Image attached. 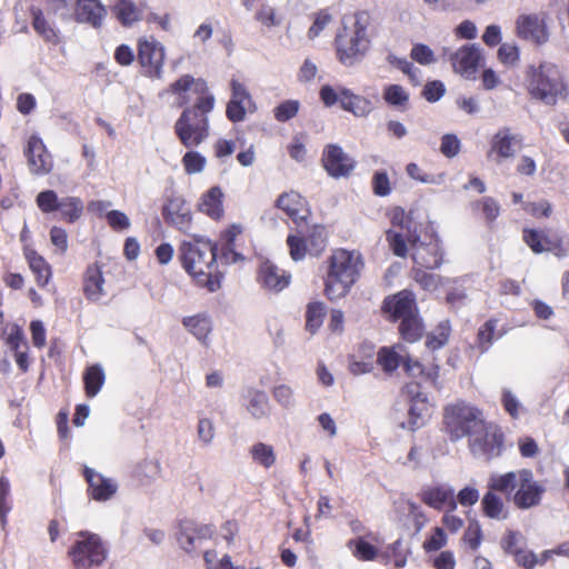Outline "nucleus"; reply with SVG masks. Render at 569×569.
<instances>
[{"label":"nucleus","mask_w":569,"mask_h":569,"mask_svg":"<svg viewBox=\"0 0 569 569\" xmlns=\"http://www.w3.org/2000/svg\"><path fill=\"white\" fill-rule=\"evenodd\" d=\"M168 92L178 96L179 107L186 106L174 123L176 136L183 147H198L209 137V114L216 104L208 83L201 78L183 74L170 83Z\"/></svg>","instance_id":"f257e3e1"},{"label":"nucleus","mask_w":569,"mask_h":569,"mask_svg":"<svg viewBox=\"0 0 569 569\" xmlns=\"http://www.w3.org/2000/svg\"><path fill=\"white\" fill-rule=\"evenodd\" d=\"M218 243L198 238L183 241L178 249V258L183 270L193 283L214 292L221 288L222 272L217 264Z\"/></svg>","instance_id":"f03ea898"},{"label":"nucleus","mask_w":569,"mask_h":569,"mask_svg":"<svg viewBox=\"0 0 569 569\" xmlns=\"http://www.w3.org/2000/svg\"><path fill=\"white\" fill-rule=\"evenodd\" d=\"M363 259L360 252L345 248L335 249L327 259L323 276V295L330 301L345 298L360 278Z\"/></svg>","instance_id":"7ed1b4c3"},{"label":"nucleus","mask_w":569,"mask_h":569,"mask_svg":"<svg viewBox=\"0 0 569 569\" xmlns=\"http://www.w3.org/2000/svg\"><path fill=\"white\" fill-rule=\"evenodd\" d=\"M490 487L506 495L521 510L539 506L546 492L545 486L526 468L490 477Z\"/></svg>","instance_id":"20e7f679"},{"label":"nucleus","mask_w":569,"mask_h":569,"mask_svg":"<svg viewBox=\"0 0 569 569\" xmlns=\"http://www.w3.org/2000/svg\"><path fill=\"white\" fill-rule=\"evenodd\" d=\"M368 18L365 12L355 14L352 28L342 26L338 29L333 46L338 61L346 66H355L360 61L370 49V38L368 36Z\"/></svg>","instance_id":"39448f33"},{"label":"nucleus","mask_w":569,"mask_h":569,"mask_svg":"<svg viewBox=\"0 0 569 569\" xmlns=\"http://www.w3.org/2000/svg\"><path fill=\"white\" fill-rule=\"evenodd\" d=\"M485 420L482 409L459 399L443 407L442 430L451 441H458L476 435Z\"/></svg>","instance_id":"423d86ee"},{"label":"nucleus","mask_w":569,"mask_h":569,"mask_svg":"<svg viewBox=\"0 0 569 569\" xmlns=\"http://www.w3.org/2000/svg\"><path fill=\"white\" fill-rule=\"evenodd\" d=\"M526 87L531 98L551 106L557 102L558 98L566 90L559 69L549 62L527 68Z\"/></svg>","instance_id":"0eeeda50"},{"label":"nucleus","mask_w":569,"mask_h":569,"mask_svg":"<svg viewBox=\"0 0 569 569\" xmlns=\"http://www.w3.org/2000/svg\"><path fill=\"white\" fill-rule=\"evenodd\" d=\"M68 550V557L76 569L100 567L107 559L108 549L97 533L81 530Z\"/></svg>","instance_id":"6e6552de"},{"label":"nucleus","mask_w":569,"mask_h":569,"mask_svg":"<svg viewBox=\"0 0 569 569\" xmlns=\"http://www.w3.org/2000/svg\"><path fill=\"white\" fill-rule=\"evenodd\" d=\"M411 247L413 267L439 269L445 261V251L436 231L425 230L412 233L407 242Z\"/></svg>","instance_id":"1a4fd4ad"},{"label":"nucleus","mask_w":569,"mask_h":569,"mask_svg":"<svg viewBox=\"0 0 569 569\" xmlns=\"http://www.w3.org/2000/svg\"><path fill=\"white\" fill-rule=\"evenodd\" d=\"M319 99L327 108L339 103L343 111L358 118L368 117L375 109L373 102L369 98L356 94L352 90L342 86L323 84L319 90Z\"/></svg>","instance_id":"9d476101"},{"label":"nucleus","mask_w":569,"mask_h":569,"mask_svg":"<svg viewBox=\"0 0 569 569\" xmlns=\"http://www.w3.org/2000/svg\"><path fill=\"white\" fill-rule=\"evenodd\" d=\"M36 203L42 213L59 212L60 220L67 223L77 222L83 214L84 203L79 197H64L59 199L53 190H43L38 193Z\"/></svg>","instance_id":"9b49d317"},{"label":"nucleus","mask_w":569,"mask_h":569,"mask_svg":"<svg viewBox=\"0 0 569 569\" xmlns=\"http://www.w3.org/2000/svg\"><path fill=\"white\" fill-rule=\"evenodd\" d=\"M505 448V433L501 428L485 420L478 432L469 438V449L473 455L486 460H492L502 455Z\"/></svg>","instance_id":"f8f14e48"},{"label":"nucleus","mask_w":569,"mask_h":569,"mask_svg":"<svg viewBox=\"0 0 569 569\" xmlns=\"http://www.w3.org/2000/svg\"><path fill=\"white\" fill-rule=\"evenodd\" d=\"M390 222L393 228H399V231L390 229L386 232V239L395 256L406 258L408 254L407 242L410 240L412 233H419L412 217L407 213L401 207H396L390 211Z\"/></svg>","instance_id":"ddd939ff"},{"label":"nucleus","mask_w":569,"mask_h":569,"mask_svg":"<svg viewBox=\"0 0 569 569\" xmlns=\"http://www.w3.org/2000/svg\"><path fill=\"white\" fill-rule=\"evenodd\" d=\"M137 47V60L142 74L151 79H161L164 63L163 46L154 39L140 38Z\"/></svg>","instance_id":"4468645a"},{"label":"nucleus","mask_w":569,"mask_h":569,"mask_svg":"<svg viewBox=\"0 0 569 569\" xmlns=\"http://www.w3.org/2000/svg\"><path fill=\"white\" fill-rule=\"evenodd\" d=\"M230 89L231 98L226 107V116L233 123L241 122L247 112H254L257 107L247 87L239 80L231 79Z\"/></svg>","instance_id":"2eb2a0df"},{"label":"nucleus","mask_w":569,"mask_h":569,"mask_svg":"<svg viewBox=\"0 0 569 569\" xmlns=\"http://www.w3.org/2000/svg\"><path fill=\"white\" fill-rule=\"evenodd\" d=\"M321 163L327 173L335 179L348 178L357 164L353 158L335 143L325 147Z\"/></svg>","instance_id":"dca6fc26"},{"label":"nucleus","mask_w":569,"mask_h":569,"mask_svg":"<svg viewBox=\"0 0 569 569\" xmlns=\"http://www.w3.org/2000/svg\"><path fill=\"white\" fill-rule=\"evenodd\" d=\"M450 63L456 73L465 79H476L479 68L483 62V56L477 44H463L450 54Z\"/></svg>","instance_id":"f3484780"},{"label":"nucleus","mask_w":569,"mask_h":569,"mask_svg":"<svg viewBox=\"0 0 569 569\" xmlns=\"http://www.w3.org/2000/svg\"><path fill=\"white\" fill-rule=\"evenodd\" d=\"M546 13L520 14L516 20V34L518 38L531 41L535 44L546 43L549 39Z\"/></svg>","instance_id":"a211bd4d"},{"label":"nucleus","mask_w":569,"mask_h":569,"mask_svg":"<svg viewBox=\"0 0 569 569\" xmlns=\"http://www.w3.org/2000/svg\"><path fill=\"white\" fill-rule=\"evenodd\" d=\"M276 208L283 211L297 227L307 226L311 217L308 201L297 191L282 192L274 202Z\"/></svg>","instance_id":"6ab92c4d"},{"label":"nucleus","mask_w":569,"mask_h":569,"mask_svg":"<svg viewBox=\"0 0 569 569\" xmlns=\"http://www.w3.org/2000/svg\"><path fill=\"white\" fill-rule=\"evenodd\" d=\"M405 391L409 396L408 426L415 431L427 422L430 405L427 395L420 391L419 383L406 385Z\"/></svg>","instance_id":"aec40b11"},{"label":"nucleus","mask_w":569,"mask_h":569,"mask_svg":"<svg viewBox=\"0 0 569 569\" xmlns=\"http://www.w3.org/2000/svg\"><path fill=\"white\" fill-rule=\"evenodd\" d=\"M216 527L211 523H198L190 519L181 520L179 523L178 541L182 549L191 552L197 543L209 540L213 537Z\"/></svg>","instance_id":"412c9836"},{"label":"nucleus","mask_w":569,"mask_h":569,"mask_svg":"<svg viewBox=\"0 0 569 569\" xmlns=\"http://www.w3.org/2000/svg\"><path fill=\"white\" fill-rule=\"evenodd\" d=\"M24 154L31 173L43 176L52 170L53 163L51 154L39 137L31 136L29 138Z\"/></svg>","instance_id":"4be33fe9"},{"label":"nucleus","mask_w":569,"mask_h":569,"mask_svg":"<svg viewBox=\"0 0 569 569\" xmlns=\"http://www.w3.org/2000/svg\"><path fill=\"white\" fill-rule=\"evenodd\" d=\"M520 142L521 140L516 134H512L510 128H501L492 136L487 157L489 159L492 158L496 163H501L515 157V146Z\"/></svg>","instance_id":"5701e85b"},{"label":"nucleus","mask_w":569,"mask_h":569,"mask_svg":"<svg viewBox=\"0 0 569 569\" xmlns=\"http://www.w3.org/2000/svg\"><path fill=\"white\" fill-rule=\"evenodd\" d=\"M83 478L88 485V497L94 501H107L117 492V485L110 478H106L92 468L84 466Z\"/></svg>","instance_id":"b1692460"},{"label":"nucleus","mask_w":569,"mask_h":569,"mask_svg":"<svg viewBox=\"0 0 569 569\" xmlns=\"http://www.w3.org/2000/svg\"><path fill=\"white\" fill-rule=\"evenodd\" d=\"M383 312L396 320L418 313L416 297L410 290H402L393 296L387 297L382 305Z\"/></svg>","instance_id":"393cba45"},{"label":"nucleus","mask_w":569,"mask_h":569,"mask_svg":"<svg viewBox=\"0 0 569 569\" xmlns=\"http://www.w3.org/2000/svg\"><path fill=\"white\" fill-rule=\"evenodd\" d=\"M420 500L435 510L455 511L457 509V500L455 490L446 486H429L419 492Z\"/></svg>","instance_id":"a878e982"},{"label":"nucleus","mask_w":569,"mask_h":569,"mask_svg":"<svg viewBox=\"0 0 569 569\" xmlns=\"http://www.w3.org/2000/svg\"><path fill=\"white\" fill-rule=\"evenodd\" d=\"M257 281L267 290L280 292L291 281V274L267 260L259 266Z\"/></svg>","instance_id":"bb28decb"},{"label":"nucleus","mask_w":569,"mask_h":569,"mask_svg":"<svg viewBox=\"0 0 569 569\" xmlns=\"http://www.w3.org/2000/svg\"><path fill=\"white\" fill-rule=\"evenodd\" d=\"M107 17V9L100 0H76L74 19L99 29Z\"/></svg>","instance_id":"cd10ccee"},{"label":"nucleus","mask_w":569,"mask_h":569,"mask_svg":"<svg viewBox=\"0 0 569 569\" xmlns=\"http://www.w3.org/2000/svg\"><path fill=\"white\" fill-rule=\"evenodd\" d=\"M402 369L408 377L429 382L437 389L440 388V367L438 365H433L429 369H426L418 359L412 358L410 355H406L402 359Z\"/></svg>","instance_id":"c85d7f7f"},{"label":"nucleus","mask_w":569,"mask_h":569,"mask_svg":"<svg viewBox=\"0 0 569 569\" xmlns=\"http://www.w3.org/2000/svg\"><path fill=\"white\" fill-rule=\"evenodd\" d=\"M111 11L122 27L130 28L143 20L144 4L133 0H117Z\"/></svg>","instance_id":"c756f323"},{"label":"nucleus","mask_w":569,"mask_h":569,"mask_svg":"<svg viewBox=\"0 0 569 569\" xmlns=\"http://www.w3.org/2000/svg\"><path fill=\"white\" fill-rule=\"evenodd\" d=\"M243 232V227L238 223L228 226L221 231L219 240L221 244V259L226 263H234L242 260L243 257L236 249V239Z\"/></svg>","instance_id":"7c9ffc66"},{"label":"nucleus","mask_w":569,"mask_h":569,"mask_svg":"<svg viewBox=\"0 0 569 569\" xmlns=\"http://www.w3.org/2000/svg\"><path fill=\"white\" fill-rule=\"evenodd\" d=\"M498 493L500 492L492 489L489 481L488 491L481 499V512L486 518L492 520H506L509 517V511L503 499Z\"/></svg>","instance_id":"2f4dec72"},{"label":"nucleus","mask_w":569,"mask_h":569,"mask_svg":"<svg viewBox=\"0 0 569 569\" xmlns=\"http://www.w3.org/2000/svg\"><path fill=\"white\" fill-rule=\"evenodd\" d=\"M30 270L34 274L38 287L44 288L52 278L51 266L36 250L27 247L23 250Z\"/></svg>","instance_id":"473e14b6"},{"label":"nucleus","mask_w":569,"mask_h":569,"mask_svg":"<svg viewBox=\"0 0 569 569\" xmlns=\"http://www.w3.org/2000/svg\"><path fill=\"white\" fill-rule=\"evenodd\" d=\"M375 346L371 343H361L357 353L349 358V371L355 375H365L373 370L375 367Z\"/></svg>","instance_id":"72a5a7b5"},{"label":"nucleus","mask_w":569,"mask_h":569,"mask_svg":"<svg viewBox=\"0 0 569 569\" xmlns=\"http://www.w3.org/2000/svg\"><path fill=\"white\" fill-rule=\"evenodd\" d=\"M199 210L213 220H220L223 217V192L219 186L211 187L202 194Z\"/></svg>","instance_id":"f704fd0d"},{"label":"nucleus","mask_w":569,"mask_h":569,"mask_svg":"<svg viewBox=\"0 0 569 569\" xmlns=\"http://www.w3.org/2000/svg\"><path fill=\"white\" fill-rule=\"evenodd\" d=\"M104 279L98 263L89 264L83 274V293L90 301H98L103 296Z\"/></svg>","instance_id":"c9c22d12"},{"label":"nucleus","mask_w":569,"mask_h":569,"mask_svg":"<svg viewBox=\"0 0 569 569\" xmlns=\"http://www.w3.org/2000/svg\"><path fill=\"white\" fill-rule=\"evenodd\" d=\"M164 220L181 231H188L191 227L192 214L183 204L171 201L163 208Z\"/></svg>","instance_id":"e433bc0d"},{"label":"nucleus","mask_w":569,"mask_h":569,"mask_svg":"<svg viewBox=\"0 0 569 569\" xmlns=\"http://www.w3.org/2000/svg\"><path fill=\"white\" fill-rule=\"evenodd\" d=\"M303 237L307 240L309 256L318 258L325 252L328 244V234L325 226L312 224Z\"/></svg>","instance_id":"4c0bfd02"},{"label":"nucleus","mask_w":569,"mask_h":569,"mask_svg":"<svg viewBox=\"0 0 569 569\" xmlns=\"http://www.w3.org/2000/svg\"><path fill=\"white\" fill-rule=\"evenodd\" d=\"M84 393L88 398L96 397L106 381V375L100 365H92L83 372Z\"/></svg>","instance_id":"58836bf2"},{"label":"nucleus","mask_w":569,"mask_h":569,"mask_svg":"<svg viewBox=\"0 0 569 569\" xmlns=\"http://www.w3.org/2000/svg\"><path fill=\"white\" fill-rule=\"evenodd\" d=\"M327 315L326 305L322 301H311L306 307V330L315 335L321 328Z\"/></svg>","instance_id":"ea45409f"},{"label":"nucleus","mask_w":569,"mask_h":569,"mask_svg":"<svg viewBox=\"0 0 569 569\" xmlns=\"http://www.w3.org/2000/svg\"><path fill=\"white\" fill-rule=\"evenodd\" d=\"M398 329L400 337L410 343L420 340L423 335V323L418 313L401 319Z\"/></svg>","instance_id":"a19ab883"},{"label":"nucleus","mask_w":569,"mask_h":569,"mask_svg":"<svg viewBox=\"0 0 569 569\" xmlns=\"http://www.w3.org/2000/svg\"><path fill=\"white\" fill-rule=\"evenodd\" d=\"M34 31L47 42H58V34L43 16L40 8L32 6L29 9Z\"/></svg>","instance_id":"79ce46f5"},{"label":"nucleus","mask_w":569,"mask_h":569,"mask_svg":"<svg viewBox=\"0 0 569 569\" xmlns=\"http://www.w3.org/2000/svg\"><path fill=\"white\" fill-rule=\"evenodd\" d=\"M347 547L359 561H373L379 553L378 547L367 541L363 537L350 539L347 542Z\"/></svg>","instance_id":"37998d69"},{"label":"nucleus","mask_w":569,"mask_h":569,"mask_svg":"<svg viewBox=\"0 0 569 569\" xmlns=\"http://www.w3.org/2000/svg\"><path fill=\"white\" fill-rule=\"evenodd\" d=\"M401 356L396 351V347H382L377 352L376 362L381 367L385 373L395 372L400 366H402Z\"/></svg>","instance_id":"c03bdc74"},{"label":"nucleus","mask_w":569,"mask_h":569,"mask_svg":"<svg viewBox=\"0 0 569 569\" xmlns=\"http://www.w3.org/2000/svg\"><path fill=\"white\" fill-rule=\"evenodd\" d=\"M182 323L200 341H204L211 331L210 319L204 315L186 317Z\"/></svg>","instance_id":"a18cd8bd"},{"label":"nucleus","mask_w":569,"mask_h":569,"mask_svg":"<svg viewBox=\"0 0 569 569\" xmlns=\"http://www.w3.org/2000/svg\"><path fill=\"white\" fill-rule=\"evenodd\" d=\"M383 100L387 104L398 108L399 110H406L409 104V93L400 84H388L383 88L382 92Z\"/></svg>","instance_id":"49530a36"},{"label":"nucleus","mask_w":569,"mask_h":569,"mask_svg":"<svg viewBox=\"0 0 569 569\" xmlns=\"http://www.w3.org/2000/svg\"><path fill=\"white\" fill-rule=\"evenodd\" d=\"M551 237L545 230H537L532 228H523L522 240L536 254L542 253L547 250L548 242Z\"/></svg>","instance_id":"de8ad7c7"},{"label":"nucleus","mask_w":569,"mask_h":569,"mask_svg":"<svg viewBox=\"0 0 569 569\" xmlns=\"http://www.w3.org/2000/svg\"><path fill=\"white\" fill-rule=\"evenodd\" d=\"M450 333L451 327L449 321H441L432 332L427 335L426 347L431 351L441 349L449 341Z\"/></svg>","instance_id":"09e8293b"},{"label":"nucleus","mask_w":569,"mask_h":569,"mask_svg":"<svg viewBox=\"0 0 569 569\" xmlns=\"http://www.w3.org/2000/svg\"><path fill=\"white\" fill-rule=\"evenodd\" d=\"M252 460L266 469L276 463V453L273 447L264 442H257L250 449Z\"/></svg>","instance_id":"8fccbe9b"},{"label":"nucleus","mask_w":569,"mask_h":569,"mask_svg":"<svg viewBox=\"0 0 569 569\" xmlns=\"http://www.w3.org/2000/svg\"><path fill=\"white\" fill-rule=\"evenodd\" d=\"M333 21V16L328 8L320 9L312 14V24L308 29V38L315 40Z\"/></svg>","instance_id":"3c124183"},{"label":"nucleus","mask_w":569,"mask_h":569,"mask_svg":"<svg viewBox=\"0 0 569 569\" xmlns=\"http://www.w3.org/2000/svg\"><path fill=\"white\" fill-rule=\"evenodd\" d=\"M286 243L289 249L290 258L296 262L302 261L307 254H309L307 240L305 239L303 234H300L299 232L289 233L286 239Z\"/></svg>","instance_id":"603ef678"},{"label":"nucleus","mask_w":569,"mask_h":569,"mask_svg":"<svg viewBox=\"0 0 569 569\" xmlns=\"http://www.w3.org/2000/svg\"><path fill=\"white\" fill-rule=\"evenodd\" d=\"M500 546L506 555L513 557L520 549L526 547V540L519 531L507 530L501 538Z\"/></svg>","instance_id":"864d4df0"},{"label":"nucleus","mask_w":569,"mask_h":569,"mask_svg":"<svg viewBox=\"0 0 569 569\" xmlns=\"http://www.w3.org/2000/svg\"><path fill=\"white\" fill-rule=\"evenodd\" d=\"M430 269L423 267H413L410 270V276L423 290H433L439 286L440 278L433 273L428 272Z\"/></svg>","instance_id":"5fc2aeb1"},{"label":"nucleus","mask_w":569,"mask_h":569,"mask_svg":"<svg viewBox=\"0 0 569 569\" xmlns=\"http://www.w3.org/2000/svg\"><path fill=\"white\" fill-rule=\"evenodd\" d=\"M483 539L481 526L478 520H470L462 536V541L472 551L479 549Z\"/></svg>","instance_id":"6e6d98bb"},{"label":"nucleus","mask_w":569,"mask_h":569,"mask_svg":"<svg viewBox=\"0 0 569 569\" xmlns=\"http://www.w3.org/2000/svg\"><path fill=\"white\" fill-rule=\"evenodd\" d=\"M448 543V536L442 527L431 529L430 536L426 538L422 548L426 553L441 550Z\"/></svg>","instance_id":"4d7b16f0"},{"label":"nucleus","mask_w":569,"mask_h":569,"mask_svg":"<svg viewBox=\"0 0 569 569\" xmlns=\"http://www.w3.org/2000/svg\"><path fill=\"white\" fill-rule=\"evenodd\" d=\"M475 210H480L488 223H492L500 213V206L492 197H483L472 204Z\"/></svg>","instance_id":"13d9d810"},{"label":"nucleus","mask_w":569,"mask_h":569,"mask_svg":"<svg viewBox=\"0 0 569 569\" xmlns=\"http://www.w3.org/2000/svg\"><path fill=\"white\" fill-rule=\"evenodd\" d=\"M497 328V320L489 319L478 330L477 345L480 351H487L495 339V331Z\"/></svg>","instance_id":"bf43d9fd"},{"label":"nucleus","mask_w":569,"mask_h":569,"mask_svg":"<svg viewBox=\"0 0 569 569\" xmlns=\"http://www.w3.org/2000/svg\"><path fill=\"white\" fill-rule=\"evenodd\" d=\"M300 109L298 100H284L273 109V117L279 122H286L295 118Z\"/></svg>","instance_id":"052dcab7"},{"label":"nucleus","mask_w":569,"mask_h":569,"mask_svg":"<svg viewBox=\"0 0 569 569\" xmlns=\"http://www.w3.org/2000/svg\"><path fill=\"white\" fill-rule=\"evenodd\" d=\"M248 411L256 419H261L268 413V397L263 391H254L249 400Z\"/></svg>","instance_id":"680f3d73"},{"label":"nucleus","mask_w":569,"mask_h":569,"mask_svg":"<svg viewBox=\"0 0 569 569\" xmlns=\"http://www.w3.org/2000/svg\"><path fill=\"white\" fill-rule=\"evenodd\" d=\"M184 172L194 174L201 172L206 167V158L197 151H188L181 159Z\"/></svg>","instance_id":"e2e57ef3"},{"label":"nucleus","mask_w":569,"mask_h":569,"mask_svg":"<svg viewBox=\"0 0 569 569\" xmlns=\"http://www.w3.org/2000/svg\"><path fill=\"white\" fill-rule=\"evenodd\" d=\"M6 343L12 351H19L21 349L28 350L29 348L22 328L16 323L10 327Z\"/></svg>","instance_id":"0e129e2a"},{"label":"nucleus","mask_w":569,"mask_h":569,"mask_svg":"<svg viewBox=\"0 0 569 569\" xmlns=\"http://www.w3.org/2000/svg\"><path fill=\"white\" fill-rule=\"evenodd\" d=\"M371 186L373 193L378 197H387L391 192V183L386 171H376Z\"/></svg>","instance_id":"69168bd1"},{"label":"nucleus","mask_w":569,"mask_h":569,"mask_svg":"<svg viewBox=\"0 0 569 569\" xmlns=\"http://www.w3.org/2000/svg\"><path fill=\"white\" fill-rule=\"evenodd\" d=\"M109 227L113 231H123L130 228V220L128 216L119 210H111L106 216Z\"/></svg>","instance_id":"338daca9"},{"label":"nucleus","mask_w":569,"mask_h":569,"mask_svg":"<svg viewBox=\"0 0 569 569\" xmlns=\"http://www.w3.org/2000/svg\"><path fill=\"white\" fill-rule=\"evenodd\" d=\"M460 140L456 134L447 133L441 138L440 151L447 158L456 157L460 151Z\"/></svg>","instance_id":"774afa93"}]
</instances>
